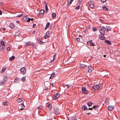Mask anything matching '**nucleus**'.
<instances>
[{"instance_id":"obj_18","label":"nucleus","mask_w":120,"mask_h":120,"mask_svg":"<svg viewBox=\"0 0 120 120\" xmlns=\"http://www.w3.org/2000/svg\"><path fill=\"white\" fill-rule=\"evenodd\" d=\"M106 31H110L111 29V27L108 26H106Z\"/></svg>"},{"instance_id":"obj_40","label":"nucleus","mask_w":120,"mask_h":120,"mask_svg":"<svg viewBox=\"0 0 120 120\" xmlns=\"http://www.w3.org/2000/svg\"><path fill=\"white\" fill-rule=\"evenodd\" d=\"M5 68H3L2 69V70L1 71V73H3L4 71H5Z\"/></svg>"},{"instance_id":"obj_56","label":"nucleus","mask_w":120,"mask_h":120,"mask_svg":"<svg viewBox=\"0 0 120 120\" xmlns=\"http://www.w3.org/2000/svg\"><path fill=\"white\" fill-rule=\"evenodd\" d=\"M10 47H8L7 48V50H10Z\"/></svg>"},{"instance_id":"obj_55","label":"nucleus","mask_w":120,"mask_h":120,"mask_svg":"<svg viewBox=\"0 0 120 120\" xmlns=\"http://www.w3.org/2000/svg\"><path fill=\"white\" fill-rule=\"evenodd\" d=\"M92 109H93L92 107V108H89L88 109H89L90 110H93Z\"/></svg>"},{"instance_id":"obj_2","label":"nucleus","mask_w":120,"mask_h":120,"mask_svg":"<svg viewBox=\"0 0 120 120\" xmlns=\"http://www.w3.org/2000/svg\"><path fill=\"white\" fill-rule=\"evenodd\" d=\"M45 12L44 10L41 9V10L40 12L38 14V16L40 17L41 16H43L45 13Z\"/></svg>"},{"instance_id":"obj_62","label":"nucleus","mask_w":120,"mask_h":120,"mask_svg":"<svg viewBox=\"0 0 120 120\" xmlns=\"http://www.w3.org/2000/svg\"><path fill=\"white\" fill-rule=\"evenodd\" d=\"M88 28L89 29H90L91 28V27L89 26H88Z\"/></svg>"},{"instance_id":"obj_1","label":"nucleus","mask_w":120,"mask_h":120,"mask_svg":"<svg viewBox=\"0 0 120 120\" xmlns=\"http://www.w3.org/2000/svg\"><path fill=\"white\" fill-rule=\"evenodd\" d=\"M15 39H16L17 41H21L22 40V37L20 35L19 33L18 32H15Z\"/></svg>"},{"instance_id":"obj_45","label":"nucleus","mask_w":120,"mask_h":120,"mask_svg":"<svg viewBox=\"0 0 120 120\" xmlns=\"http://www.w3.org/2000/svg\"><path fill=\"white\" fill-rule=\"evenodd\" d=\"M56 54H55L54 55V56H53V60L51 61H50V62H51V61H53V60H55V57H56Z\"/></svg>"},{"instance_id":"obj_46","label":"nucleus","mask_w":120,"mask_h":120,"mask_svg":"<svg viewBox=\"0 0 120 120\" xmlns=\"http://www.w3.org/2000/svg\"><path fill=\"white\" fill-rule=\"evenodd\" d=\"M101 2L103 3L106 1V0H101Z\"/></svg>"},{"instance_id":"obj_16","label":"nucleus","mask_w":120,"mask_h":120,"mask_svg":"<svg viewBox=\"0 0 120 120\" xmlns=\"http://www.w3.org/2000/svg\"><path fill=\"white\" fill-rule=\"evenodd\" d=\"M105 43H107L108 45H111L112 44L110 41L108 40H105Z\"/></svg>"},{"instance_id":"obj_27","label":"nucleus","mask_w":120,"mask_h":120,"mask_svg":"<svg viewBox=\"0 0 120 120\" xmlns=\"http://www.w3.org/2000/svg\"><path fill=\"white\" fill-rule=\"evenodd\" d=\"M15 57L14 56H12L11 57L9 58V60H12L15 59Z\"/></svg>"},{"instance_id":"obj_30","label":"nucleus","mask_w":120,"mask_h":120,"mask_svg":"<svg viewBox=\"0 0 120 120\" xmlns=\"http://www.w3.org/2000/svg\"><path fill=\"white\" fill-rule=\"evenodd\" d=\"M52 16L53 18H54L56 16V15L54 13H53L52 15Z\"/></svg>"},{"instance_id":"obj_3","label":"nucleus","mask_w":120,"mask_h":120,"mask_svg":"<svg viewBox=\"0 0 120 120\" xmlns=\"http://www.w3.org/2000/svg\"><path fill=\"white\" fill-rule=\"evenodd\" d=\"M106 28L104 26H103L100 30V33L102 35H104L105 33V31L106 30Z\"/></svg>"},{"instance_id":"obj_52","label":"nucleus","mask_w":120,"mask_h":120,"mask_svg":"<svg viewBox=\"0 0 120 120\" xmlns=\"http://www.w3.org/2000/svg\"><path fill=\"white\" fill-rule=\"evenodd\" d=\"M0 43L1 44L3 45V44H4V43L3 41H1Z\"/></svg>"},{"instance_id":"obj_37","label":"nucleus","mask_w":120,"mask_h":120,"mask_svg":"<svg viewBox=\"0 0 120 120\" xmlns=\"http://www.w3.org/2000/svg\"><path fill=\"white\" fill-rule=\"evenodd\" d=\"M97 30V29H96V28L95 27H93L92 28V30L94 32L96 31Z\"/></svg>"},{"instance_id":"obj_61","label":"nucleus","mask_w":120,"mask_h":120,"mask_svg":"<svg viewBox=\"0 0 120 120\" xmlns=\"http://www.w3.org/2000/svg\"><path fill=\"white\" fill-rule=\"evenodd\" d=\"M99 20L101 21V22H103V20L101 19H99Z\"/></svg>"},{"instance_id":"obj_33","label":"nucleus","mask_w":120,"mask_h":120,"mask_svg":"<svg viewBox=\"0 0 120 120\" xmlns=\"http://www.w3.org/2000/svg\"><path fill=\"white\" fill-rule=\"evenodd\" d=\"M22 101V100L20 98H18L17 100V102H21Z\"/></svg>"},{"instance_id":"obj_19","label":"nucleus","mask_w":120,"mask_h":120,"mask_svg":"<svg viewBox=\"0 0 120 120\" xmlns=\"http://www.w3.org/2000/svg\"><path fill=\"white\" fill-rule=\"evenodd\" d=\"M8 79V77L6 75L4 76L3 77V80L4 81L6 82L7 81Z\"/></svg>"},{"instance_id":"obj_22","label":"nucleus","mask_w":120,"mask_h":120,"mask_svg":"<svg viewBox=\"0 0 120 120\" xmlns=\"http://www.w3.org/2000/svg\"><path fill=\"white\" fill-rule=\"evenodd\" d=\"M87 66L86 65L84 64H80V66L82 68H84Z\"/></svg>"},{"instance_id":"obj_25","label":"nucleus","mask_w":120,"mask_h":120,"mask_svg":"<svg viewBox=\"0 0 120 120\" xmlns=\"http://www.w3.org/2000/svg\"><path fill=\"white\" fill-rule=\"evenodd\" d=\"M47 107L48 108H49V110H51L52 109V105L50 104H48L47 105Z\"/></svg>"},{"instance_id":"obj_28","label":"nucleus","mask_w":120,"mask_h":120,"mask_svg":"<svg viewBox=\"0 0 120 120\" xmlns=\"http://www.w3.org/2000/svg\"><path fill=\"white\" fill-rule=\"evenodd\" d=\"M5 82L3 80V81L0 82V85L3 86L4 85V84L5 83Z\"/></svg>"},{"instance_id":"obj_9","label":"nucleus","mask_w":120,"mask_h":120,"mask_svg":"<svg viewBox=\"0 0 120 120\" xmlns=\"http://www.w3.org/2000/svg\"><path fill=\"white\" fill-rule=\"evenodd\" d=\"M88 4L90 5V7L91 8H94V3L93 2H90L88 3Z\"/></svg>"},{"instance_id":"obj_31","label":"nucleus","mask_w":120,"mask_h":120,"mask_svg":"<svg viewBox=\"0 0 120 120\" xmlns=\"http://www.w3.org/2000/svg\"><path fill=\"white\" fill-rule=\"evenodd\" d=\"M98 107V105L97 106H95L94 105L93 107H92L95 110H96L97 108Z\"/></svg>"},{"instance_id":"obj_20","label":"nucleus","mask_w":120,"mask_h":120,"mask_svg":"<svg viewBox=\"0 0 120 120\" xmlns=\"http://www.w3.org/2000/svg\"><path fill=\"white\" fill-rule=\"evenodd\" d=\"M55 25L54 24H51L50 25V30H52L54 27Z\"/></svg>"},{"instance_id":"obj_5","label":"nucleus","mask_w":120,"mask_h":120,"mask_svg":"<svg viewBox=\"0 0 120 120\" xmlns=\"http://www.w3.org/2000/svg\"><path fill=\"white\" fill-rule=\"evenodd\" d=\"M20 70L22 73L23 74H24L26 72V69L24 67L21 68Z\"/></svg>"},{"instance_id":"obj_13","label":"nucleus","mask_w":120,"mask_h":120,"mask_svg":"<svg viewBox=\"0 0 120 120\" xmlns=\"http://www.w3.org/2000/svg\"><path fill=\"white\" fill-rule=\"evenodd\" d=\"M99 36L100 37L99 38L101 39L104 40L105 39V38L104 35H102L101 34V35H100Z\"/></svg>"},{"instance_id":"obj_4","label":"nucleus","mask_w":120,"mask_h":120,"mask_svg":"<svg viewBox=\"0 0 120 120\" xmlns=\"http://www.w3.org/2000/svg\"><path fill=\"white\" fill-rule=\"evenodd\" d=\"M60 96V94L57 93L54 95L53 96V98L54 100H56Z\"/></svg>"},{"instance_id":"obj_54","label":"nucleus","mask_w":120,"mask_h":120,"mask_svg":"<svg viewBox=\"0 0 120 120\" xmlns=\"http://www.w3.org/2000/svg\"><path fill=\"white\" fill-rule=\"evenodd\" d=\"M52 87H53L54 86V83H52Z\"/></svg>"},{"instance_id":"obj_59","label":"nucleus","mask_w":120,"mask_h":120,"mask_svg":"<svg viewBox=\"0 0 120 120\" xmlns=\"http://www.w3.org/2000/svg\"><path fill=\"white\" fill-rule=\"evenodd\" d=\"M47 32V33H49V34H51V32L50 31H48Z\"/></svg>"},{"instance_id":"obj_14","label":"nucleus","mask_w":120,"mask_h":120,"mask_svg":"<svg viewBox=\"0 0 120 120\" xmlns=\"http://www.w3.org/2000/svg\"><path fill=\"white\" fill-rule=\"evenodd\" d=\"M87 42H89V44H90V46H94L95 45L94 44V43L92 42L91 40L88 41Z\"/></svg>"},{"instance_id":"obj_21","label":"nucleus","mask_w":120,"mask_h":120,"mask_svg":"<svg viewBox=\"0 0 120 120\" xmlns=\"http://www.w3.org/2000/svg\"><path fill=\"white\" fill-rule=\"evenodd\" d=\"M55 72H54L52 73L50 77H49V79H52L55 76Z\"/></svg>"},{"instance_id":"obj_11","label":"nucleus","mask_w":120,"mask_h":120,"mask_svg":"<svg viewBox=\"0 0 120 120\" xmlns=\"http://www.w3.org/2000/svg\"><path fill=\"white\" fill-rule=\"evenodd\" d=\"M50 35L47 32L46 33L45 36L44 37V38L45 39H46L50 37Z\"/></svg>"},{"instance_id":"obj_50","label":"nucleus","mask_w":120,"mask_h":120,"mask_svg":"<svg viewBox=\"0 0 120 120\" xmlns=\"http://www.w3.org/2000/svg\"><path fill=\"white\" fill-rule=\"evenodd\" d=\"M21 106H22H22L24 107H25V106L24 105V104H23V103H22V104H21Z\"/></svg>"},{"instance_id":"obj_53","label":"nucleus","mask_w":120,"mask_h":120,"mask_svg":"<svg viewBox=\"0 0 120 120\" xmlns=\"http://www.w3.org/2000/svg\"><path fill=\"white\" fill-rule=\"evenodd\" d=\"M4 50V48L2 47L1 48V50L2 51L3 50Z\"/></svg>"},{"instance_id":"obj_47","label":"nucleus","mask_w":120,"mask_h":120,"mask_svg":"<svg viewBox=\"0 0 120 120\" xmlns=\"http://www.w3.org/2000/svg\"><path fill=\"white\" fill-rule=\"evenodd\" d=\"M66 86H67V88H69V87H70V86L68 84H66Z\"/></svg>"},{"instance_id":"obj_24","label":"nucleus","mask_w":120,"mask_h":120,"mask_svg":"<svg viewBox=\"0 0 120 120\" xmlns=\"http://www.w3.org/2000/svg\"><path fill=\"white\" fill-rule=\"evenodd\" d=\"M103 10H104L107 11L108 10V9L105 6H104L102 7Z\"/></svg>"},{"instance_id":"obj_43","label":"nucleus","mask_w":120,"mask_h":120,"mask_svg":"<svg viewBox=\"0 0 120 120\" xmlns=\"http://www.w3.org/2000/svg\"><path fill=\"white\" fill-rule=\"evenodd\" d=\"M82 1V0H79V4H81Z\"/></svg>"},{"instance_id":"obj_29","label":"nucleus","mask_w":120,"mask_h":120,"mask_svg":"<svg viewBox=\"0 0 120 120\" xmlns=\"http://www.w3.org/2000/svg\"><path fill=\"white\" fill-rule=\"evenodd\" d=\"M7 103H8V101H6L5 102H3V104L4 105V106H6L8 105Z\"/></svg>"},{"instance_id":"obj_42","label":"nucleus","mask_w":120,"mask_h":120,"mask_svg":"<svg viewBox=\"0 0 120 120\" xmlns=\"http://www.w3.org/2000/svg\"><path fill=\"white\" fill-rule=\"evenodd\" d=\"M80 7V6L79 5L78 6H77V7H76L75 8V9L76 10H78L79 9Z\"/></svg>"},{"instance_id":"obj_35","label":"nucleus","mask_w":120,"mask_h":120,"mask_svg":"<svg viewBox=\"0 0 120 120\" xmlns=\"http://www.w3.org/2000/svg\"><path fill=\"white\" fill-rule=\"evenodd\" d=\"M75 41H80V39L79 38H75Z\"/></svg>"},{"instance_id":"obj_10","label":"nucleus","mask_w":120,"mask_h":120,"mask_svg":"<svg viewBox=\"0 0 120 120\" xmlns=\"http://www.w3.org/2000/svg\"><path fill=\"white\" fill-rule=\"evenodd\" d=\"M92 88L95 90H96L99 89V86L97 85L93 86Z\"/></svg>"},{"instance_id":"obj_8","label":"nucleus","mask_w":120,"mask_h":120,"mask_svg":"<svg viewBox=\"0 0 120 120\" xmlns=\"http://www.w3.org/2000/svg\"><path fill=\"white\" fill-rule=\"evenodd\" d=\"M82 92L86 94H87L88 93L87 90H86V88L84 87L82 88Z\"/></svg>"},{"instance_id":"obj_17","label":"nucleus","mask_w":120,"mask_h":120,"mask_svg":"<svg viewBox=\"0 0 120 120\" xmlns=\"http://www.w3.org/2000/svg\"><path fill=\"white\" fill-rule=\"evenodd\" d=\"M20 81V79L18 78H16L14 81L16 83L19 82Z\"/></svg>"},{"instance_id":"obj_38","label":"nucleus","mask_w":120,"mask_h":120,"mask_svg":"<svg viewBox=\"0 0 120 120\" xmlns=\"http://www.w3.org/2000/svg\"><path fill=\"white\" fill-rule=\"evenodd\" d=\"M50 25V23L49 22H48L46 24V26L47 27H48Z\"/></svg>"},{"instance_id":"obj_36","label":"nucleus","mask_w":120,"mask_h":120,"mask_svg":"<svg viewBox=\"0 0 120 120\" xmlns=\"http://www.w3.org/2000/svg\"><path fill=\"white\" fill-rule=\"evenodd\" d=\"M26 80V78L25 77H23L21 79V80L22 82H24Z\"/></svg>"},{"instance_id":"obj_34","label":"nucleus","mask_w":120,"mask_h":120,"mask_svg":"<svg viewBox=\"0 0 120 120\" xmlns=\"http://www.w3.org/2000/svg\"><path fill=\"white\" fill-rule=\"evenodd\" d=\"M83 109L84 110H85L87 109V107L85 105H84L82 107Z\"/></svg>"},{"instance_id":"obj_12","label":"nucleus","mask_w":120,"mask_h":120,"mask_svg":"<svg viewBox=\"0 0 120 120\" xmlns=\"http://www.w3.org/2000/svg\"><path fill=\"white\" fill-rule=\"evenodd\" d=\"M108 109L110 111H112L113 109V108L112 106L109 105L108 106Z\"/></svg>"},{"instance_id":"obj_41","label":"nucleus","mask_w":120,"mask_h":120,"mask_svg":"<svg viewBox=\"0 0 120 120\" xmlns=\"http://www.w3.org/2000/svg\"><path fill=\"white\" fill-rule=\"evenodd\" d=\"M26 44L28 46H29L30 45V42L28 41L26 43Z\"/></svg>"},{"instance_id":"obj_7","label":"nucleus","mask_w":120,"mask_h":120,"mask_svg":"<svg viewBox=\"0 0 120 120\" xmlns=\"http://www.w3.org/2000/svg\"><path fill=\"white\" fill-rule=\"evenodd\" d=\"M88 72L89 73L91 72L94 69V68L90 66L88 67Z\"/></svg>"},{"instance_id":"obj_58","label":"nucleus","mask_w":120,"mask_h":120,"mask_svg":"<svg viewBox=\"0 0 120 120\" xmlns=\"http://www.w3.org/2000/svg\"><path fill=\"white\" fill-rule=\"evenodd\" d=\"M2 14V12L0 10V15H1Z\"/></svg>"},{"instance_id":"obj_23","label":"nucleus","mask_w":120,"mask_h":120,"mask_svg":"<svg viewBox=\"0 0 120 120\" xmlns=\"http://www.w3.org/2000/svg\"><path fill=\"white\" fill-rule=\"evenodd\" d=\"M92 102L89 101L87 103V104L88 106L89 107L90 106L92 105Z\"/></svg>"},{"instance_id":"obj_57","label":"nucleus","mask_w":120,"mask_h":120,"mask_svg":"<svg viewBox=\"0 0 120 120\" xmlns=\"http://www.w3.org/2000/svg\"><path fill=\"white\" fill-rule=\"evenodd\" d=\"M73 1H72V0H71L70 1V4H71V3H72V2Z\"/></svg>"},{"instance_id":"obj_6","label":"nucleus","mask_w":120,"mask_h":120,"mask_svg":"<svg viewBox=\"0 0 120 120\" xmlns=\"http://www.w3.org/2000/svg\"><path fill=\"white\" fill-rule=\"evenodd\" d=\"M53 113L56 115H58L60 113L58 109L57 108H55L54 109Z\"/></svg>"},{"instance_id":"obj_32","label":"nucleus","mask_w":120,"mask_h":120,"mask_svg":"<svg viewBox=\"0 0 120 120\" xmlns=\"http://www.w3.org/2000/svg\"><path fill=\"white\" fill-rule=\"evenodd\" d=\"M10 26L11 28H13L14 27L15 25L12 23H11L10 24Z\"/></svg>"},{"instance_id":"obj_64","label":"nucleus","mask_w":120,"mask_h":120,"mask_svg":"<svg viewBox=\"0 0 120 120\" xmlns=\"http://www.w3.org/2000/svg\"><path fill=\"white\" fill-rule=\"evenodd\" d=\"M35 31H34L33 32H32V34H35Z\"/></svg>"},{"instance_id":"obj_48","label":"nucleus","mask_w":120,"mask_h":120,"mask_svg":"<svg viewBox=\"0 0 120 120\" xmlns=\"http://www.w3.org/2000/svg\"><path fill=\"white\" fill-rule=\"evenodd\" d=\"M105 103H107L108 102V100L107 99H105Z\"/></svg>"},{"instance_id":"obj_26","label":"nucleus","mask_w":120,"mask_h":120,"mask_svg":"<svg viewBox=\"0 0 120 120\" xmlns=\"http://www.w3.org/2000/svg\"><path fill=\"white\" fill-rule=\"evenodd\" d=\"M28 17V16H26L24 17H23V19L25 21H27V19Z\"/></svg>"},{"instance_id":"obj_44","label":"nucleus","mask_w":120,"mask_h":120,"mask_svg":"<svg viewBox=\"0 0 120 120\" xmlns=\"http://www.w3.org/2000/svg\"><path fill=\"white\" fill-rule=\"evenodd\" d=\"M30 20V18H29V17H28L27 19V22H29Z\"/></svg>"},{"instance_id":"obj_60","label":"nucleus","mask_w":120,"mask_h":120,"mask_svg":"<svg viewBox=\"0 0 120 120\" xmlns=\"http://www.w3.org/2000/svg\"><path fill=\"white\" fill-rule=\"evenodd\" d=\"M2 29L4 30V31H5V30H6V29L5 28H2Z\"/></svg>"},{"instance_id":"obj_15","label":"nucleus","mask_w":120,"mask_h":120,"mask_svg":"<svg viewBox=\"0 0 120 120\" xmlns=\"http://www.w3.org/2000/svg\"><path fill=\"white\" fill-rule=\"evenodd\" d=\"M45 10H46V13L48 10H49L48 8V7H47V4L45 2Z\"/></svg>"},{"instance_id":"obj_51","label":"nucleus","mask_w":120,"mask_h":120,"mask_svg":"<svg viewBox=\"0 0 120 120\" xmlns=\"http://www.w3.org/2000/svg\"><path fill=\"white\" fill-rule=\"evenodd\" d=\"M43 107H38V109H42Z\"/></svg>"},{"instance_id":"obj_49","label":"nucleus","mask_w":120,"mask_h":120,"mask_svg":"<svg viewBox=\"0 0 120 120\" xmlns=\"http://www.w3.org/2000/svg\"><path fill=\"white\" fill-rule=\"evenodd\" d=\"M36 24H34L33 25V27L34 28H35L36 26Z\"/></svg>"},{"instance_id":"obj_63","label":"nucleus","mask_w":120,"mask_h":120,"mask_svg":"<svg viewBox=\"0 0 120 120\" xmlns=\"http://www.w3.org/2000/svg\"><path fill=\"white\" fill-rule=\"evenodd\" d=\"M48 87H46L45 88V90H47L48 89Z\"/></svg>"},{"instance_id":"obj_39","label":"nucleus","mask_w":120,"mask_h":120,"mask_svg":"<svg viewBox=\"0 0 120 120\" xmlns=\"http://www.w3.org/2000/svg\"><path fill=\"white\" fill-rule=\"evenodd\" d=\"M23 15V14H21L19 15L16 16V17H21V16H22Z\"/></svg>"}]
</instances>
